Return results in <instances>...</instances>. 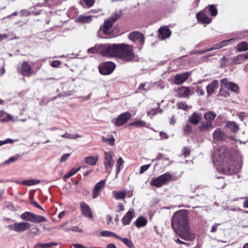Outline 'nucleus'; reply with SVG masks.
<instances>
[{
    "mask_svg": "<svg viewBox=\"0 0 248 248\" xmlns=\"http://www.w3.org/2000/svg\"><path fill=\"white\" fill-rule=\"evenodd\" d=\"M171 226L181 239L191 241L195 238V235L189 230L187 211L180 210L176 212L171 218Z\"/></svg>",
    "mask_w": 248,
    "mask_h": 248,
    "instance_id": "nucleus-1",
    "label": "nucleus"
},
{
    "mask_svg": "<svg viewBox=\"0 0 248 248\" xmlns=\"http://www.w3.org/2000/svg\"><path fill=\"white\" fill-rule=\"evenodd\" d=\"M213 163L216 167H221L222 170H225L226 169L227 170H238L242 169V162H238L235 166L234 168L230 167L228 163L230 159V153L228 152L227 148L226 146H222L219 147L217 151L213 155Z\"/></svg>",
    "mask_w": 248,
    "mask_h": 248,
    "instance_id": "nucleus-2",
    "label": "nucleus"
},
{
    "mask_svg": "<svg viewBox=\"0 0 248 248\" xmlns=\"http://www.w3.org/2000/svg\"><path fill=\"white\" fill-rule=\"evenodd\" d=\"M119 58L125 62H137L140 58L134 53L132 46L124 43H121Z\"/></svg>",
    "mask_w": 248,
    "mask_h": 248,
    "instance_id": "nucleus-3",
    "label": "nucleus"
},
{
    "mask_svg": "<svg viewBox=\"0 0 248 248\" xmlns=\"http://www.w3.org/2000/svg\"><path fill=\"white\" fill-rule=\"evenodd\" d=\"M120 44H100V53L103 57L108 58L118 57L120 51Z\"/></svg>",
    "mask_w": 248,
    "mask_h": 248,
    "instance_id": "nucleus-4",
    "label": "nucleus"
},
{
    "mask_svg": "<svg viewBox=\"0 0 248 248\" xmlns=\"http://www.w3.org/2000/svg\"><path fill=\"white\" fill-rule=\"evenodd\" d=\"M178 179L177 176L171 175L169 173H165L155 179H152L150 184L152 186L160 187L166 185L168 182L176 181Z\"/></svg>",
    "mask_w": 248,
    "mask_h": 248,
    "instance_id": "nucleus-5",
    "label": "nucleus"
},
{
    "mask_svg": "<svg viewBox=\"0 0 248 248\" xmlns=\"http://www.w3.org/2000/svg\"><path fill=\"white\" fill-rule=\"evenodd\" d=\"M115 68V64L111 62L102 63L99 66V70L102 75H107L111 74Z\"/></svg>",
    "mask_w": 248,
    "mask_h": 248,
    "instance_id": "nucleus-6",
    "label": "nucleus"
},
{
    "mask_svg": "<svg viewBox=\"0 0 248 248\" xmlns=\"http://www.w3.org/2000/svg\"><path fill=\"white\" fill-rule=\"evenodd\" d=\"M31 227V224L27 222L16 223L13 225H9L8 228L10 230L16 232H23L29 230Z\"/></svg>",
    "mask_w": 248,
    "mask_h": 248,
    "instance_id": "nucleus-7",
    "label": "nucleus"
},
{
    "mask_svg": "<svg viewBox=\"0 0 248 248\" xmlns=\"http://www.w3.org/2000/svg\"><path fill=\"white\" fill-rule=\"evenodd\" d=\"M131 117V114L129 112H125L121 114L112 122L117 126H120L125 124Z\"/></svg>",
    "mask_w": 248,
    "mask_h": 248,
    "instance_id": "nucleus-8",
    "label": "nucleus"
},
{
    "mask_svg": "<svg viewBox=\"0 0 248 248\" xmlns=\"http://www.w3.org/2000/svg\"><path fill=\"white\" fill-rule=\"evenodd\" d=\"M18 72L22 75L26 77H30L33 73L31 66L26 61L22 63L20 68H18Z\"/></svg>",
    "mask_w": 248,
    "mask_h": 248,
    "instance_id": "nucleus-9",
    "label": "nucleus"
},
{
    "mask_svg": "<svg viewBox=\"0 0 248 248\" xmlns=\"http://www.w3.org/2000/svg\"><path fill=\"white\" fill-rule=\"evenodd\" d=\"M129 39L132 42L139 44L141 46L144 43V37L142 34L138 31H133L128 36Z\"/></svg>",
    "mask_w": 248,
    "mask_h": 248,
    "instance_id": "nucleus-10",
    "label": "nucleus"
},
{
    "mask_svg": "<svg viewBox=\"0 0 248 248\" xmlns=\"http://www.w3.org/2000/svg\"><path fill=\"white\" fill-rule=\"evenodd\" d=\"M221 87L230 90L232 92L238 93L239 91V87L235 83L229 81L227 78H223L221 81Z\"/></svg>",
    "mask_w": 248,
    "mask_h": 248,
    "instance_id": "nucleus-11",
    "label": "nucleus"
},
{
    "mask_svg": "<svg viewBox=\"0 0 248 248\" xmlns=\"http://www.w3.org/2000/svg\"><path fill=\"white\" fill-rule=\"evenodd\" d=\"M113 24L109 19H107L104 23L103 26L100 28L99 32H103L105 35L112 36L111 35V28Z\"/></svg>",
    "mask_w": 248,
    "mask_h": 248,
    "instance_id": "nucleus-12",
    "label": "nucleus"
},
{
    "mask_svg": "<svg viewBox=\"0 0 248 248\" xmlns=\"http://www.w3.org/2000/svg\"><path fill=\"white\" fill-rule=\"evenodd\" d=\"M190 75V73L186 72L175 75L174 78V83L178 85L182 84L188 79Z\"/></svg>",
    "mask_w": 248,
    "mask_h": 248,
    "instance_id": "nucleus-13",
    "label": "nucleus"
},
{
    "mask_svg": "<svg viewBox=\"0 0 248 248\" xmlns=\"http://www.w3.org/2000/svg\"><path fill=\"white\" fill-rule=\"evenodd\" d=\"M80 206L82 214L85 217L89 218H92L93 215L90 207L85 202H81Z\"/></svg>",
    "mask_w": 248,
    "mask_h": 248,
    "instance_id": "nucleus-14",
    "label": "nucleus"
},
{
    "mask_svg": "<svg viewBox=\"0 0 248 248\" xmlns=\"http://www.w3.org/2000/svg\"><path fill=\"white\" fill-rule=\"evenodd\" d=\"M105 186V180H102L98 182L94 186L93 190V198L95 199L97 197L100 192L102 191L103 188Z\"/></svg>",
    "mask_w": 248,
    "mask_h": 248,
    "instance_id": "nucleus-15",
    "label": "nucleus"
},
{
    "mask_svg": "<svg viewBox=\"0 0 248 248\" xmlns=\"http://www.w3.org/2000/svg\"><path fill=\"white\" fill-rule=\"evenodd\" d=\"M227 136L221 128H217L213 134V138L216 141H221L225 140Z\"/></svg>",
    "mask_w": 248,
    "mask_h": 248,
    "instance_id": "nucleus-16",
    "label": "nucleus"
},
{
    "mask_svg": "<svg viewBox=\"0 0 248 248\" xmlns=\"http://www.w3.org/2000/svg\"><path fill=\"white\" fill-rule=\"evenodd\" d=\"M135 210L133 208H131L124 216L122 219V223L124 225L129 224L135 216Z\"/></svg>",
    "mask_w": 248,
    "mask_h": 248,
    "instance_id": "nucleus-17",
    "label": "nucleus"
},
{
    "mask_svg": "<svg viewBox=\"0 0 248 248\" xmlns=\"http://www.w3.org/2000/svg\"><path fill=\"white\" fill-rule=\"evenodd\" d=\"M171 31L168 27H161L158 30V37L162 40L165 39L170 37L171 35Z\"/></svg>",
    "mask_w": 248,
    "mask_h": 248,
    "instance_id": "nucleus-18",
    "label": "nucleus"
},
{
    "mask_svg": "<svg viewBox=\"0 0 248 248\" xmlns=\"http://www.w3.org/2000/svg\"><path fill=\"white\" fill-rule=\"evenodd\" d=\"M176 96L179 97L186 98L190 94V90L188 87L181 86L176 90Z\"/></svg>",
    "mask_w": 248,
    "mask_h": 248,
    "instance_id": "nucleus-19",
    "label": "nucleus"
},
{
    "mask_svg": "<svg viewBox=\"0 0 248 248\" xmlns=\"http://www.w3.org/2000/svg\"><path fill=\"white\" fill-rule=\"evenodd\" d=\"M112 153L111 152H105L104 164L106 169H109L113 165L114 162L112 159Z\"/></svg>",
    "mask_w": 248,
    "mask_h": 248,
    "instance_id": "nucleus-20",
    "label": "nucleus"
},
{
    "mask_svg": "<svg viewBox=\"0 0 248 248\" xmlns=\"http://www.w3.org/2000/svg\"><path fill=\"white\" fill-rule=\"evenodd\" d=\"M219 82L217 80H213L206 86L207 95L209 96L212 94L218 88Z\"/></svg>",
    "mask_w": 248,
    "mask_h": 248,
    "instance_id": "nucleus-21",
    "label": "nucleus"
},
{
    "mask_svg": "<svg viewBox=\"0 0 248 248\" xmlns=\"http://www.w3.org/2000/svg\"><path fill=\"white\" fill-rule=\"evenodd\" d=\"M225 127L230 129L232 133H236L239 129L238 125L234 121H227L225 124Z\"/></svg>",
    "mask_w": 248,
    "mask_h": 248,
    "instance_id": "nucleus-22",
    "label": "nucleus"
},
{
    "mask_svg": "<svg viewBox=\"0 0 248 248\" xmlns=\"http://www.w3.org/2000/svg\"><path fill=\"white\" fill-rule=\"evenodd\" d=\"M201 120V115L196 112L193 113L188 119V122L194 125L198 124Z\"/></svg>",
    "mask_w": 248,
    "mask_h": 248,
    "instance_id": "nucleus-23",
    "label": "nucleus"
},
{
    "mask_svg": "<svg viewBox=\"0 0 248 248\" xmlns=\"http://www.w3.org/2000/svg\"><path fill=\"white\" fill-rule=\"evenodd\" d=\"M196 17L198 20L203 23L209 24L211 21V19L203 12L198 13Z\"/></svg>",
    "mask_w": 248,
    "mask_h": 248,
    "instance_id": "nucleus-24",
    "label": "nucleus"
},
{
    "mask_svg": "<svg viewBox=\"0 0 248 248\" xmlns=\"http://www.w3.org/2000/svg\"><path fill=\"white\" fill-rule=\"evenodd\" d=\"M212 127V123L211 122H202L199 127L200 131H206Z\"/></svg>",
    "mask_w": 248,
    "mask_h": 248,
    "instance_id": "nucleus-25",
    "label": "nucleus"
},
{
    "mask_svg": "<svg viewBox=\"0 0 248 248\" xmlns=\"http://www.w3.org/2000/svg\"><path fill=\"white\" fill-rule=\"evenodd\" d=\"M147 223V220L144 217L141 216L137 219L134 224L138 228H140L145 226Z\"/></svg>",
    "mask_w": 248,
    "mask_h": 248,
    "instance_id": "nucleus-26",
    "label": "nucleus"
},
{
    "mask_svg": "<svg viewBox=\"0 0 248 248\" xmlns=\"http://www.w3.org/2000/svg\"><path fill=\"white\" fill-rule=\"evenodd\" d=\"M47 221V219L46 217L33 213L31 222L39 223L41 222H46Z\"/></svg>",
    "mask_w": 248,
    "mask_h": 248,
    "instance_id": "nucleus-27",
    "label": "nucleus"
},
{
    "mask_svg": "<svg viewBox=\"0 0 248 248\" xmlns=\"http://www.w3.org/2000/svg\"><path fill=\"white\" fill-rule=\"evenodd\" d=\"M217 114L213 111H209L204 114V118L207 122H211L215 119Z\"/></svg>",
    "mask_w": 248,
    "mask_h": 248,
    "instance_id": "nucleus-28",
    "label": "nucleus"
},
{
    "mask_svg": "<svg viewBox=\"0 0 248 248\" xmlns=\"http://www.w3.org/2000/svg\"><path fill=\"white\" fill-rule=\"evenodd\" d=\"M245 60L244 54H239L232 58V63L234 64H239L243 63Z\"/></svg>",
    "mask_w": 248,
    "mask_h": 248,
    "instance_id": "nucleus-29",
    "label": "nucleus"
},
{
    "mask_svg": "<svg viewBox=\"0 0 248 248\" xmlns=\"http://www.w3.org/2000/svg\"><path fill=\"white\" fill-rule=\"evenodd\" d=\"M128 190H125L123 191L117 192L115 191H113V194L114 195V198L117 200L123 199L127 195Z\"/></svg>",
    "mask_w": 248,
    "mask_h": 248,
    "instance_id": "nucleus-30",
    "label": "nucleus"
},
{
    "mask_svg": "<svg viewBox=\"0 0 248 248\" xmlns=\"http://www.w3.org/2000/svg\"><path fill=\"white\" fill-rule=\"evenodd\" d=\"M98 160V157L97 155L94 156H89L85 158V161L87 164L93 166L96 164Z\"/></svg>",
    "mask_w": 248,
    "mask_h": 248,
    "instance_id": "nucleus-31",
    "label": "nucleus"
},
{
    "mask_svg": "<svg viewBox=\"0 0 248 248\" xmlns=\"http://www.w3.org/2000/svg\"><path fill=\"white\" fill-rule=\"evenodd\" d=\"M236 48L238 52L246 51L248 50V43L242 42L237 45Z\"/></svg>",
    "mask_w": 248,
    "mask_h": 248,
    "instance_id": "nucleus-32",
    "label": "nucleus"
},
{
    "mask_svg": "<svg viewBox=\"0 0 248 248\" xmlns=\"http://www.w3.org/2000/svg\"><path fill=\"white\" fill-rule=\"evenodd\" d=\"M33 213L30 212H25L20 215V217L28 221L32 222Z\"/></svg>",
    "mask_w": 248,
    "mask_h": 248,
    "instance_id": "nucleus-33",
    "label": "nucleus"
},
{
    "mask_svg": "<svg viewBox=\"0 0 248 248\" xmlns=\"http://www.w3.org/2000/svg\"><path fill=\"white\" fill-rule=\"evenodd\" d=\"M92 16L80 15L78 16V20L81 23H89L92 20Z\"/></svg>",
    "mask_w": 248,
    "mask_h": 248,
    "instance_id": "nucleus-34",
    "label": "nucleus"
},
{
    "mask_svg": "<svg viewBox=\"0 0 248 248\" xmlns=\"http://www.w3.org/2000/svg\"><path fill=\"white\" fill-rule=\"evenodd\" d=\"M40 183V181L39 180L35 179H30L22 181V185L25 186H31L37 185Z\"/></svg>",
    "mask_w": 248,
    "mask_h": 248,
    "instance_id": "nucleus-35",
    "label": "nucleus"
},
{
    "mask_svg": "<svg viewBox=\"0 0 248 248\" xmlns=\"http://www.w3.org/2000/svg\"><path fill=\"white\" fill-rule=\"evenodd\" d=\"M129 125H133L136 127H148L146 125V123L144 121L141 120H138L131 123L129 124Z\"/></svg>",
    "mask_w": 248,
    "mask_h": 248,
    "instance_id": "nucleus-36",
    "label": "nucleus"
},
{
    "mask_svg": "<svg viewBox=\"0 0 248 248\" xmlns=\"http://www.w3.org/2000/svg\"><path fill=\"white\" fill-rule=\"evenodd\" d=\"M100 234L103 237H113L116 238L118 237V235L115 233L108 231H103L100 232Z\"/></svg>",
    "mask_w": 248,
    "mask_h": 248,
    "instance_id": "nucleus-37",
    "label": "nucleus"
},
{
    "mask_svg": "<svg viewBox=\"0 0 248 248\" xmlns=\"http://www.w3.org/2000/svg\"><path fill=\"white\" fill-rule=\"evenodd\" d=\"M117 239L122 241L126 246L129 248H132L133 247V243L131 240L127 238H122L119 236L117 237Z\"/></svg>",
    "mask_w": 248,
    "mask_h": 248,
    "instance_id": "nucleus-38",
    "label": "nucleus"
},
{
    "mask_svg": "<svg viewBox=\"0 0 248 248\" xmlns=\"http://www.w3.org/2000/svg\"><path fill=\"white\" fill-rule=\"evenodd\" d=\"M122 15V13L120 11L119 12L115 13H114L112 16L108 18V19H109L110 21L114 24V23L116 21V20H117L118 18H119Z\"/></svg>",
    "mask_w": 248,
    "mask_h": 248,
    "instance_id": "nucleus-39",
    "label": "nucleus"
},
{
    "mask_svg": "<svg viewBox=\"0 0 248 248\" xmlns=\"http://www.w3.org/2000/svg\"><path fill=\"white\" fill-rule=\"evenodd\" d=\"M177 106L179 109L184 110H187L191 108V107H188L186 102H178L177 103Z\"/></svg>",
    "mask_w": 248,
    "mask_h": 248,
    "instance_id": "nucleus-40",
    "label": "nucleus"
},
{
    "mask_svg": "<svg viewBox=\"0 0 248 248\" xmlns=\"http://www.w3.org/2000/svg\"><path fill=\"white\" fill-rule=\"evenodd\" d=\"M57 244L54 242H50L48 243H38L37 245V247L42 248H50L54 246H56Z\"/></svg>",
    "mask_w": 248,
    "mask_h": 248,
    "instance_id": "nucleus-41",
    "label": "nucleus"
},
{
    "mask_svg": "<svg viewBox=\"0 0 248 248\" xmlns=\"http://www.w3.org/2000/svg\"><path fill=\"white\" fill-rule=\"evenodd\" d=\"M248 36V31H242L238 32L236 35V38L239 39H242Z\"/></svg>",
    "mask_w": 248,
    "mask_h": 248,
    "instance_id": "nucleus-42",
    "label": "nucleus"
},
{
    "mask_svg": "<svg viewBox=\"0 0 248 248\" xmlns=\"http://www.w3.org/2000/svg\"><path fill=\"white\" fill-rule=\"evenodd\" d=\"M100 44L96 45L94 47L88 49L87 52L88 53H95L98 52L100 53Z\"/></svg>",
    "mask_w": 248,
    "mask_h": 248,
    "instance_id": "nucleus-43",
    "label": "nucleus"
},
{
    "mask_svg": "<svg viewBox=\"0 0 248 248\" xmlns=\"http://www.w3.org/2000/svg\"><path fill=\"white\" fill-rule=\"evenodd\" d=\"M102 140L104 142H106L110 145H113L115 142V139L112 137L110 138H106L104 137H102Z\"/></svg>",
    "mask_w": 248,
    "mask_h": 248,
    "instance_id": "nucleus-44",
    "label": "nucleus"
},
{
    "mask_svg": "<svg viewBox=\"0 0 248 248\" xmlns=\"http://www.w3.org/2000/svg\"><path fill=\"white\" fill-rule=\"evenodd\" d=\"M124 161L122 157L119 158L116 164L117 170H120L123 169Z\"/></svg>",
    "mask_w": 248,
    "mask_h": 248,
    "instance_id": "nucleus-45",
    "label": "nucleus"
},
{
    "mask_svg": "<svg viewBox=\"0 0 248 248\" xmlns=\"http://www.w3.org/2000/svg\"><path fill=\"white\" fill-rule=\"evenodd\" d=\"M64 230L66 232H69V231H73V232H83L82 230L81 229H80L78 227L76 226H72L69 228H66L64 229Z\"/></svg>",
    "mask_w": 248,
    "mask_h": 248,
    "instance_id": "nucleus-46",
    "label": "nucleus"
},
{
    "mask_svg": "<svg viewBox=\"0 0 248 248\" xmlns=\"http://www.w3.org/2000/svg\"><path fill=\"white\" fill-rule=\"evenodd\" d=\"M21 158V155H17L15 156L10 157L8 160L4 162V164H8L11 162H13L16 160L19 159Z\"/></svg>",
    "mask_w": 248,
    "mask_h": 248,
    "instance_id": "nucleus-47",
    "label": "nucleus"
},
{
    "mask_svg": "<svg viewBox=\"0 0 248 248\" xmlns=\"http://www.w3.org/2000/svg\"><path fill=\"white\" fill-rule=\"evenodd\" d=\"M209 11L211 16H215L217 14V9L213 5L209 6Z\"/></svg>",
    "mask_w": 248,
    "mask_h": 248,
    "instance_id": "nucleus-48",
    "label": "nucleus"
},
{
    "mask_svg": "<svg viewBox=\"0 0 248 248\" xmlns=\"http://www.w3.org/2000/svg\"><path fill=\"white\" fill-rule=\"evenodd\" d=\"M16 140L11 139H7L4 140H0V146L7 143H13Z\"/></svg>",
    "mask_w": 248,
    "mask_h": 248,
    "instance_id": "nucleus-49",
    "label": "nucleus"
},
{
    "mask_svg": "<svg viewBox=\"0 0 248 248\" xmlns=\"http://www.w3.org/2000/svg\"><path fill=\"white\" fill-rule=\"evenodd\" d=\"M234 40H235V38H231L229 40H224V41L220 42L221 47H223L224 46H228L229 44H230V43L231 42L234 41Z\"/></svg>",
    "mask_w": 248,
    "mask_h": 248,
    "instance_id": "nucleus-50",
    "label": "nucleus"
},
{
    "mask_svg": "<svg viewBox=\"0 0 248 248\" xmlns=\"http://www.w3.org/2000/svg\"><path fill=\"white\" fill-rule=\"evenodd\" d=\"M221 48H222V47L221 46L220 43L219 42V43H217V44H216L213 45V46L211 48L206 49L205 51H212V50H214L215 49H219Z\"/></svg>",
    "mask_w": 248,
    "mask_h": 248,
    "instance_id": "nucleus-51",
    "label": "nucleus"
},
{
    "mask_svg": "<svg viewBox=\"0 0 248 248\" xmlns=\"http://www.w3.org/2000/svg\"><path fill=\"white\" fill-rule=\"evenodd\" d=\"M77 171H69L68 173L65 174L63 179L65 181H66L68 179H69L71 176L75 175Z\"/></svg>",
    "mask_w": 248,
    "mask_h": 248,
    "instance_id": "nucleus-52",
    "label": "nucleus"
},
{
    "mask_svg": "<svg viewBox=\"0 0 248 248\" xmlns=\"http://www.w3.org/2000/svg\"><path fill=\"white\" fill-rule=\"evenodd\" d=\"M184 131L186 133H189L192 130V126L189 124H186L183 128Z\"/></svg>",
    "mask_w": 248,
    "mask_h": 248,
    "instance_id": "nucleus-53",
    "label": "nucleus"
},
{
    "mask_svg": "<svg viewBox=\"0 0 248 248\" xmlns=\"http://www.w3.org/2000/svg\"><path fill=\"white\" fill-rule=\"evenodd\" d=\"M70 155H71L70 154H64L62 156V157L61 158L60 162H63L65 161L70 157Z\"/></svg>",
    "mask_w": 248,
    "mask_h": 248,
    "instance_id": "nucleus-54",
    "label": "nucleus"
},
{
    "mask_svg": "<svg viewBox=\"0 0 248 248\" xmlns=\"http://www.w3.org/2000/svg\"><path fill=\"white\" fill-rule=\"evenodd\" d=\"M61 137L67 139H74V138L73 137V134H71L67 132L63 135H61Z\"/></svg>",
    "mask_w": 248,
    "mask_h": 248,
    "instance_id": "nucleus-55",
    "label": "nucleus"
},
{
    "mask_svg": "<svg viewBox=\"0 0 248 248\" xmlns=\"http://www.w3.org/2000/svg\"><path fill=\"white\" fill-rule=\"evenodd\" d=\"M86 5L89 7H92L94 3V0H83Z\"/></svg>",
    "mask_w": 248,
    "mask_h": 248,
    "instance_id": "nucleus-56",
    "label": "nucleus"
},
{
    "mask_svg": "<svg viewBox=\"0 0 248 248\" xmlns=\"http://www.w3.org/2000/svg\"><path fill=\"white\" fill-rule=\"evenodd\" d=\"M182 153L185 157H186L190 154V150L188 148L185 147L183 149Z\"/></svg>",
    "mask_w": 248,
    "mask_h": 248,
    "instance_id": "nucleus-57",
    "label": "nucleus"
},
{
    "mask_svg": "<svg viewBox=\"0 0 248 248\" xmlns=\"http://www.w3.org/2000/svg\"><path fill=\"white\" fill-rule=\"evenodd\" d=\"M117 212H120L124 210V208L123 203H120L117 205Z\"/></svg>",
    "mask_w": 248,
    "mask_h": 248,
    "instance_id": "nucleus-58",
    "label": "nucleus"
},
{
    "mask_svg": "<svg viewBox=\"0 0 248 248\" xmlns=\"http://www.w3.org/2000/svg\"><path fill=\"white\" fill-rule=\"evenodd\" d=\"M196 93L199 96H202L204 94V92L202 89H201L200 87L197 88Z\"/></svg>",
    "mask_w": 248,
    "mask_h": 248,
    "instance_id": "nucleus-59",
    "label": "nucleus"
},
{
    "mask_svg": "<svg viewBox=\"0 0 248 248\" xmlns=\"http://www.w3.org/2000/svg\"><path fill=\"white\" fill-rule=\"evenodd\" d=\"M60 64V62L59 61H53L51 62V65L53 67H57Z\"/></svg>",
    "mask_w": 248,
    "mask_h": 248,
    "instance_id": "nucleus-60",
    "label": "nucleus"
},
{
    "mask_svg": "<svg viewBox=\"0 0 248 248\" xmlns=\"http://www.w3.org/2000/svg\"><path fill=\"white\" fill-rule=\"evenodd\" d=\"M31 203L32 205H33L34 206L39 208V209H40L41 210H44L43 208L39 205L38 204V203L35 202V201H32L31 202Z\"/></svg>",
    "mask_w": 248,
    "mask_h": 248,
    "instance_id": "nucleus-61",
    "label": "nucleus"
},
{
    "mask_svg": "<svg viewBox=\"0 0 248 248\" xmlns=\"http://www.w3.org/2000/svg\"><path fill=\"white\" fill-rule=\"evenodd\" d=\"M9 37V35L6 34H0V42L5 40Z\"/></svg>",
    "mask_w": 248,
    "mask_h": 248,
    "instance_id": "nucleus-62",
    "label": "nucleus"
},
{
    "mask_svg": "<svg viewBox=\"0 0 248 248\" xmlns=\"http://www.w3.org/2000/svg\"><path fill=\"white\" fill-rule=\"evenodd\" d=\"M150 166V164H147L142 166L140 167V170H146L149 169Z\"/></svg>",
    "mask_w": 248,
    "mask_h": 248,
    "instance_id": "nucleus-63",
    "label": "nucleus"
},
{
    "mask_svg": "<svg viewBox=\"0 0 248 248\" xmlns=\"http://www.w3.org/2000/svg\"><path fill=\"white\" fill-rule=\"evenodd\" d=\"M73 246L75 248H88L85 247L83 245H82L81 244H73Z\"/></svg>",
    "mask_w": 248,
    "mask_h": 248,
    "instance_id": "nucleus-64",
    "label": "nucleus"
}]
</instances>
